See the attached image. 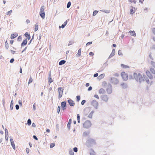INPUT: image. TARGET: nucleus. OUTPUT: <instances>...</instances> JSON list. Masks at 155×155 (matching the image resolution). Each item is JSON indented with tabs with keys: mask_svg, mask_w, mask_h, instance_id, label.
Here are the masks:
<instances>
[{
	"mask_svg": "<svg viewBox=\"0 0 155 155\" xmlns=\"http://www.w3.org/2000/svg\"><path fill=\"white\" fill-rule=\"evenodd\" d=\"M71 4V3L70 2H69L67 3V7L68 8H70Z\"/></svg>",
	"mask_w": 155,
	"mask_h": 155,
	"instance_id": "ea45409f",
	"label": "nucleus"
},
{
	"mask_svg": "<svg viewBox=\"0 0 155 155\" xmlns=\"http://www.w3.org/2000/svg\"><path fill=\"white\" fill-rule=\"evenodd\" d=\"M129 32L130 33V35L132 36H136V33L134 31H130Z\"/></svg>",
	"mask_w": 155,
	"mask_h": 155,
	"instance_id": "bb28decb",
	"label": "nucleus"
},
{
	"mask_svg": "<svg viewBox=\"0 0 155 155\" xmlns=\"http://www.w3.org/2000/svg\"><path fill=\"white\" fill-rule=\"evenodd\" d=\"M92 87L90 86L88 87L87 90L88 91H91L92 90Z\"/></svg>",
	"mask_w": 155,
	"mask_h": 155,
	"instance_id": "680f3d73",
	"label": "nucleus"
},
{
	"mask_svg": "<svg viewBox=\"0 0 155 155\" xmlns=\"http://www.w3.org/2000/svg\"><path fill=\"white\" fill-rule=\"evenodd\" d=\"M92 41L89 42H88L87 43V44H86V46H87V45H91V44H92Z\"/></svg>",
	"mask_w": 155,
	"mask_h": 155,
	"instance_id": "69168bd1",
	"label": "nucleus"
},
{
	"mask_svg": "<svg viewBox=\"0 0 155 155\" xmlns=\"http://www.w3.org/2000/svg\"><path fill=\"white\" fill-rule=\"evenodd\" d=\"M22 40V37L21 36H19L17 39V40L18 41H21Z\"/></svg>",
	"mask_w": 155,
	"mask_h": 155,
	"instance_id": "864d4df0",
	"label": "nucleus"
},
{
	"mask_svg": "<svg viewBox=\"0 0 155 155\" xmlns=\"http://www.w3.org/2000/svg\"><path fill=\"white\" fill-rule=\"evenodd\" d=\"M45 7L44 6H42L41 8L40 12H44Z\"/></svg>",
	"mask_w": 155,
	"mask_h": 155,
	"instance_id": "72a5a7b5",
	"label": "nucleus"
},
{
	"mask_svg": "<svg viewBox=\"0 0 155 155\" xmlns=\"http://www.w3.org/2000/svg\"><path fill=\"white\" fill-rule=\"evenodd\" d=\"M121 86L123 89H125L127 87V84L126 83H123L121 84Z\"/></svg>",
	"mask_w": 155,
	"mask_h": 155,
	"instance_id": "f3484780",
	"label": "nucleus"
},
{
	"mask_svg": "<svg viewBox=\"0 0 155 155\" xmlns=\"http://www.w3.org/2000/svg\"><path fill=\"white\" fill-rule=\"evenodd\" d=\"M92 114H91L90 113L88 115V117L90 118H92Z\"/></svg>",
	"mask_w": 155,
	"mask_h": 155,
	"instance_id": "774afa93",
	"label": "nucleus"
},
{
	"mask_svg": "<svg viewBox=\"0 0 155 155\" xmlns=\"http://www.w3.org/2000/svg\"><path fill=\"white\" fill-rule=\"evenodd\" d=\"M18 35L17 34H12L11 36V39H13L16 37Z\"/></svg>",
	"mask_w": 155,
	"mask_h": 155,
	"instance_id": "4be33fe9",
	"label": "nucleus"
},
{
	"mask_svg": "<svg viewBox=\"0 0 155 155\" xmlns=\"http://www.w3.org/2000/svg\"><path fill=\"white\" fill-rule=\"evenodd\" d=\"M86 102V101L85 100H83L81 102V104L82 105H84V103Z\"/></svg>",
	"mask_w": 155,
	"mask_h": 155,
	"instance_id": "6e6d98bb",
	"label": "nucleus"
},
{
	"mask_svg": "<svg viewBox=\"0 0 155 155\" xmlns=\"http://www.w3.org/2000/svg\"><path fill=\"white\" fill-rule=\"evenodd\" d=\"M149 57L152 60H153V58L152 57V56L151 53V52L150 53V54H149Z\"/></svg>",
	"mask_w": 155,
	"mask_h": 155,
	"instance_id": "09e8293b",
	"label": "nucleus"
},
{
	"mask_svg": "<svg viewBox=\"0 0 155 155\" xmlns=\"http://www.w3.org/2000/svg\"><path fill=\"white\" fill-rule=\"evenodd\" d=\"M152 30L153 33L155 35V28H153Z\"/></svg>",
	"mask_w": 155,
	"mask_h": 155,
	"instance_id": "338daca9",
	"label": "nucleus"
},
{
	"mask_svg": "<svg viewBox=\"0 0 155 155\" xmlns=\"http://www.w3.org/2000/svg\"><path fill=\"white\" fill-rule=\"evenodd\" d=\"M146 74L147 76L151 79L153 78V76L150 73V72L149 71H147L146 72Z\"/></svg>",
	"mask_w": 155,
	"mask_h": 155,
	"instance_id": "ddd939ff",
	"label": "nucleus"
},
{
	"mask_svg": "<svg viewBox=\"0 0 155 155\" xmlns=\"http://www.w3.org/2000/svg\"><path fill=\"white\" fill-rule=\"evenodd\" d=\"M14 61V59L13 58H12L10 60V63H13V62Z\"/></svg>",
	"mask_w": 155,
	"mask_h": 155,
	"instance_id": "052dcab7",
	"label": "nucleus"
},
{
	"mask_svg": "<svg viewBox=\"0 0 155 155\" xmlns=\"http://www.w3.org/2000/svg\"><path fill=\"white\" fill-rule=\"evenodd\" d=\"M9 137L10 138V140L11 145L12 148H13V149L14 150H15V145L14 143V142L13 140V139H12V138H11V136H10Z\"/></svg>",
	"mask_w": 155,
	"mask_h": 155,
	"instance_id": "f8f14e48",
	"label": "nucleus"
},
{
	"mask_svg": "<svg viewBox=\"0 0 155 155\" xmlns=\"http://www.w3.org/2000/svg\"><path fill=\"white\" fill-rule=\"evenodd\" d=\"M94 97H95L97 98L98 99H99V97L97 95V94H95L94 95Z\"/></svg>",
	"mask_w": 155,
	"mask_h": 155,
	"instance_id": "bf43d9fd",
	"label": "nucleus"
},
{
	"mask_svg": "<svg viewBox=\"0 0 155 155\" xmlns=\"http://www.w3.org/2000/svg\"><path fill=\"white\" fill-rule=\"evenodd\" d=\"M32 82V79L31 76L30 78V79L28 81V84H30Z\"/></svg>",
	"mask_w": 155,
	"mask_h": 155,
	"instance_id": "49530a36",
	"label": "nucleus"
},
{
	"mask_svg": "<svg viewBox=\"0 0 155 155\" xmlns=\"http://www.w3.org/2000/svg\"><path fill=\"white\" fill-rule=\"evenodd\" d=\"M18 104H19L20 106H21L22 105V101L21 100H19L18 101Z\"/></svg>",
	"mask_w": 155,
	"mask_h": 155,
	"instance_id": "13d9d810",
	"label": "nucleus"
},
{
	"mask_svg": "<svg viewBox=\"0 0 155 155\" xmlns=\"http://www.w3.org/2000/svg\"><path fill=\"white\" fill-rule=\"evenodd\" d=\"M31 123V121L30 119H28V120H27V124L29 126L30 125Z\"/></svg>",
	"mask_w": 155,
	"mask_h": 155,
	"instance_id": "c9c22d12",
	"label": "nucleus"
},
{
	"mask_svg": "<svg viewBox=\"0 0 155 155\" xmlns=\"http://www.w3.org/2000/svg\"><path fill=\"white\" fill-rule=\"evenodd\" d=\"M55 145V144L54 143H51L50 144V148H53Z\"/></svg>",
	"mask_w": 155,
	"mask_h": 155,
	"instance_id": "58836bf2",
	"label": "nucleus"
},
{
	"mask_svg": "<svg viewBox=\"0 0 155 155\" xmlns=\"http://www.w3.org/2000/svg\"><path fill=\"white\" fill-rule=\"evenodd\" d=\"M25 36L27 38L28 40H29L30 38V36L29 34L27 32H26L24 34Z\"/></svg>",
	"mask_w": 155,
	"mask_h": 155,
	"instance_id": "412c9836",
	"label": "nucleus"
},
{
	"mask_svg": "<svg viewBox=\"0 0 155 155\" xmlns=\"http://www.w3.org/2000/svg\"><path fill=\"white\" fill-rule=\"evenodd\" d=\"M98 11L97 10H95L93 12V15L94 16L96 15L98 13Z\"/></svg>",
	"mask_w": 155,
	"mask_h": 155,
	"instance_id": "a19ab883",
	"label": "nucleus"
},
{
	"mask_svg": "<svg viewBox=\"0 0 155 155\" xmlns=\"http://www.w3.org/2000/svg\"><path fill=\"white\" fill-rule=\"evenodd\" d=\"M150 71L152 74H155V70L153 68H150Z\"/></svg>",
	"mask_w": 155,
	"mask_h": 155,
	"instance_id": "473e14b6",
	"label": "nucleus"
},
{
	"mask_svg": "<svg viewBox=\"0 0 155 155\" xmlns=\"http://www.w3.org/2000/svg\"><path fill=\"white\" fill-rule=\"evenodd\" d=\"M105 91L103 88H101L100 89L99 92L100 94H104L105 93Z\"/></svg>",
	"mask_w": 155,
	"mask_h": 155,
	"instance_id": "6ab92c4d",
	"label": "nucleus"
},
{
	"mask_svg": "<svg viewBox=\"0 0 155 155\" xmlns=\"http://www.w3.org/2000/svg\"><path fill=\"white\" fill-rule=\"evenodd\" d=\"M26 153L28 154L29 153V149L28 148H26Z\"/></svg>",
	"mask_w": 155,
	"mask_h": 155,
	"instance_id": "e2e57ef3",
	"label": "nucleus"
},
{
	"mask_svg": "<svg viewBox=\"0 0 155 155\" xmlns=\"http://www.w3.org/2000/svg\"><path fill=\"white\" fill-rule=\"evenodd\" d=\"M74 43V41H70L68 44V46H69L72 45Z\"/></svg>",
	"mask_w": 155,
	"mask_h": 155,
	"instance_id": "8fccbe9b",
	"label": "nucleus"
},
{
	"mask_svg": "<svg viewBox=\"0 0 155 155\" xmlns=\"http://www.w3.org/2000/svg\"><path fill=\"white\" fill-rule=\"evenodd\" d=\"M106 90L107 94H110L112 92V86L109 83H108L107 86L106 87Z\"/></svg>",
	"mask_w": 155,
	"mask_h": 155,
	"instance_id": "7ed1b4c3",
	"label": "nucleus"
},
{
	"mask_svg": "<svg viewBox=\"0 0 155 155\" xmlns=\"http://www.w3.org/2000/svg\"><path fill=\"white\" fill-rule=\"evenodd\" d=\"M73 151L75 152H77L78 151V148L76 147H75L73 148Z\"/></svg>",
	"mask_w": 155,
	"mask_h": 155,
	"instance_id": "603ef678",
	"label": "nucleus"
},
{
	"mask_svg": "<svg viewBox=\"0 0 155 155\" xmlns=\"http://www.w3.org/2000/svg\"><path fill=\"white\" fill-rule=\"evenodd\" d=\"M33 138L34 139L36 140H38V138H37L36 136L35 135H33Z\"/></svg>",
	"mask_w": 155,
	"mask_h": 155,
	"instance_id": "0e129e2a",
	"label": "nucleus"
},
{
	"mask_svg": "<svg viewBox=\"0 0 155 155\" xmlns=\"http://www.w3.org/2000/svg\"><path fill=\"white\" fill-rule=\"evenodd\" d=\"M68 23L67 20L64 23L62 24L61 26H59V28H64L65 26L67 25Z\"/></svg>",
	"mask_w": 155,
	"mask_h": 155,
	"instance_id": "a211bd4d",
	"label": "nucleus"
},
{
	"mask_svg": "<svg viewBox=\"0 0 155 155\" xmlns=\"http://www.w3.org/2000/svg\"><path fill=\"white\" fill-rule=\"evenodd\" d=\"M110 83L114 84H117L119 82L117 78L114 77L111 78L110 80Z\"/></svg>",
	"mask_w": 155,
	"mask_h": 155,
	"instance_id": "423d86ee",
	"label": "nucleus"
},
{
	"mask_svg": "<svg viewBox=\"0 0 155 155\" xmlns=\"http://www.w3.org/2000/svg\"><path fill=\"white\" fill-rule=\"evenodd\" d=\"M90 134L89 132H84L83 133V136L84 137H86L89 135Z\"/></svg>",
	"mask_w": 155,
	"mask_h": 155,
	"instance_id": "cd10ccee",
	"label": "nucleus"
},
{
	"mask_svg": "<svg viewBox=\"0 0 155 155\" xmlns=\"http://www.w3.org/2000/svg\"><path fill=\"white\" fill-rule=\"evenodd\" d=\"M81 48H80L78 51V53L77 54H76L77 56V57H79L81 55Z\"/></svg>",
	"mask_w": 155,
	"mask_h": 155,
	"instance_id": "5701e85b",
	"label": "nucleus"
},
{
	"mask_svg": "<svg viewBox=\"0 0 155 155\" xmlns=\"http://www.w3.org/2000/svg\"><path fill=\"white\" fill-rule=\"evenodd\" d=\"M40 15L43 19H44L45 18V12H40Z\"/></svg>",
	"mask_w": 155,
	"mask_h": 155,
	"instance_id": "aec40b11",
	"label": "nucleus"
},
{
	"mask_svg": "<svg viewBox=\"0 0 155 155\" xmlns=\"http://www.w3.org/2000/svg\"><path fill=\"white\" fill-rule=\"evenodd\" d=\"M61 105L62 109L63 110H64L66 109V103L65 101H64L62 102L61 103Z\"/></svg>",
	"mask_w": 155,
	"mask_h": 155,
	"instance_id": "1a4fd4ad",
	"label": "nucleus"
},
{
	"mask_svg": "<svg viewBox=\"0 0 155 155\" xmlns=\"http://www.w3.org/2000/svg\"><path fill=\"white\" fill-rule=\"evenodd\" d=\"M61 110V107L60 106H58L57 108V112L58 114L59 113Z\"/></svg>",
	"mask_w": 155,
	"mask_h": 155,
	"instance_id": "de8ad7c7",
	"label": "nucleus"
},
{
	"mask_svg": "<svg viewBox=\"0 0 155 155\" xmlns=\"http://www.w3.org/2000/svg\"><path fill=\"white\" fill-rule=\"evenodd\" d=\"M102 85L104 87H106L107 86L108 84H107L105 81H104L102 83Z\"/></svg>",
	"mask_w": 155,
	"mask_h": 155,
	"instance_id": "c85d7f7f",
	"label": "nucleus"
},
{
	"mask_svg": "<svg viewBox=\"0 0 155 155\" xmlns=\"http://www.w3.org/2000/svg\"><path fill=\"white\" fill-rule=\"evenodd\" d=\"M50 77L48 78V83L49 84L51 83L52 82H53V80L52 79L51 77V74H49Z\"/></svg>",
	"mask_w": 155,
	"mask_h": 155,
	"instance_id": "c756f323",
	"label": "nucleus"
},
{
	"mask_svg": "<svg viewBox=\"0 0 155 155\" xmlns=\"http://www.w3.org/2000/svg\"><path fill=\"white\" fill-rule=\"evenodd\" d=\"M66 62V61L64 60H62L61 61L59 62V65H62L65 63Z\"/></svg>",
	"mask_w": 155,
	"mask_h": 155,
	"instance_id": "393cba45",
	"label": "nucleus"
},
{
	"mask_svg": "<svg viewBox=\"0 0 155 155\" xmlns=\"http://www.w3.org/2000/svg\"><path fill=\"white\" fill-rule=\"evenodd\" d=\"M121 67H122L123 68H128L129 67L127 65H124L123 64H121Z\"/></svg>",
	"mask_w": 155,
	"mask_h": 155,
	"instance_id": "e433bc0d",
	"label": "nucleus"
},
{
	"mask_svg": "<svg viewBox=\"0 0 155 155\" xmlns=\"http://www.w3.org/2000/svg\"><path fill=\"white\" fill-rule=\"evenodd\" d=\"M104 76H105V74H101L97 78L99 79H102V78H103L104 77Z\"/></svg>",
	"mask_w": 155,
	"mask_h": 155,
	"instance_id": "a878e982",
	"label": "nucleus"
},
{
	"mask_svg": "<svg viewBox=\"0 0 155 155\" xmlns=\"http://www.w3.org/2000/svg\"><path fill=\"white\" fill-rule=\"evenodd\" d=\"M77 120H78V123H80V116L79 115V114H78L77 115Z\"/></svg>",
	"mask_w": 155,
	"mask_h": 155,
	"instance_id": "f704fd0d",
	"label": "nucleus"
},
{
	"mask_svg": "<svg viewBox=\"0 0 155 155\" xmlns=\"http://www.w3.org/2000/svg\"><path fill=\"white\" fill-rule=\"evenodd\" d=\"M5 140L8 141V131L7 129H5Z\"/></svg>",
	"mask_w": 155,
	"mask_h": 155,
	"instance_id": "2eb2a0df",
	"label": "nucleus"
},
{
	"mask_svg": "<svg viewBox=\"0 0 155 155\" xmlns=\"http://www.w3.org/2000/svg\"><path fill=\"white\" fill-rule=\"evenodd\" d=\"M118 53L119 55H123L121 51L120 50H119L118 51Z\"/></svg>",
	"mask_w": 155,
	"mask_h": 155,
	"instance_id": "79ce46f5",
	"label": "nucleus"
},
{
	"mask_svg": "<svg viewBox=\"0 0 155 155\" xmlns=\"http://www.w3.org/2000/svg\"><path fill=\"white\" fill-rule=\"evenodd\" d=\"M27 43V39L26 38L24 40L21 44V46L22 47L26 45Z\"/></svg>",
	"mask_w": 155,
	"mask_h": 155,
	"instance_id": "dca6fc26",
	"label": "nucleus"
},
{
	"mask_svg": "<svg viewBox=\"0 0 155 155\" xmlns=\"http://www.w3.org/2000/svg\"><path fill=\"white\" fill-rule=\"evenodd\" d=\"M101 97L102 100L106 102H107L108 101L109 99L107 96L105 94L102 95Z\"/></svg>",
	"mask_w": 155,
	"mask_h": 155,
	"instance_id": "9d476101",
	"label": "nucleus"
},
{
	"mask_svg": "<svg viewBox=\"0 0 155 155\" xmlns=\"http://www.w3.org/2000/svg\"><path fill=\"white\" fill-rule=\"evenodd\" d=\"M91 104L96 109H97L98 108V103L97 101L94 100L91 101Z\"/></svg>",
	"mask_w": 155,
	"mask_h": 155,
	"instance_id": "0eeeda50",
	"label": "nucleus"
},
{
	"mask_svg": "<svg viewBox=\"0 0 155 155\" xmlns=\"http://www.w3.org/2000/svg\"><path fill=\"white\" fill-rule=\"evenodd\" d=\"M68 102L70 106H74L75 105V103L74 101L71 99H68Z\"/></svg>",
	"mask_w": 155,
	"mask_h": 155,
	"instance_id": "9b49d317",
	"label": "nucleus"
},
{
	"mask_svg": "<svg viewBox=\"0 0 155 155\" xmlns=\"http://www.w3.org/2000/svg\"><path fill=\"white\" fill-rule=\"evenodd\" d=\"M12 12V11L11 10L9 11H8V12H7L6 13V15H9V14H11Z\"/></svg>",
	"mask_w": 155,
	"mask_h": 155,
	"instance_id": "3c124183",
	"label": "nucleus"
},
{
	"mask_svg": "<svg viewBox=\"0 0 155 155\" xmlns=\"http://www.w3.org/2000/svg\"><path fill=\"white\" fill-rule=\"evenodd\" d=\"M74 152L72 150H71L69 151V154L71 155H74Z\"/></svg>",
	"mask_w": 155,
	"mask_h": 155,
	"instance_id": "c03bdc74",
	"label": "nucleus"
},
{
	"mask_svg": "<svg viewBox=\"0 0 155 155\" xmlns=\"http://www.w3.org/2000/svg\"><path fill=\"white\" fill-rule=\"evenodd\" d=\"M131 8H132V9H131L130 10V14H133L135 12L134 11L133 9V7L132 6H131Z\"/></svg>",
	"mask_w": 155,
	"mask_h": 155,
	"instance_id": "4c0bfd02",
	"label": "nucleus"
},
{
	"mask_svg": "<svg viewBox=\"0 0 155 155\" xmlns=\"http://www.w3.org/2000/svg\"><path fill=\"white\" fill-rule=\"evenodd\" d=\"M5 47L6 49H8L9 47L8 44L6 41L5 43Z\"/></svg>",
	"mask_w": 155,
	"mask_h": 155,
	"instance_id": "2f4dec72",
	"label": "nucleus"
},
{
	"mask_svg": "<svg viewBox=\"0 0 155 155\" xmlns=\"http://www.w3.org/2000/svg\"><path fill=\"white\" fill-rule=\"evenodd\" d=\"M91 125V121L89 120H86L83 124V127H84L88 128L90 127Z\"/></svg>",
	"mask_w": 155,
	"mask_h": 155,
	"instance_id": "20e7f679",
	"label": "nucleus"
},
{
	"mask_svg": "<svg viewBox=\"0 0 155 155\" xmlns=\"http://www.w3.org/2000/svg\"><path fill=\"white\" fill-rule=\"evenodd\" d=\"M77 101H79L80 100V96L79 95L76 96Z\"/></svg>",
	"mask_w": 155,
	"mask_h": 155,
	"instance_id": "a18cd8bd",
	"label": "nucleus"
},
{
	"mask_svg": "<svg viewBox=\"0 0 155 155\" xmlns=\"http://www.w3.org/2000/svg\"><path fill=\"white\" fill-rule=\"evenodd\" d=\"M58 91L59 94L58 98H60L62 96L63 89L62 87H59L58 88Z\"/></svg>",
	"mask_w": 155,
	"mask_h": 155,
	"instance_id": "6e6552de",
	"label": "nucleus"
},
{
	"mask_svg": "<svg viewBox=\"0 0 155 155\" xmlns=\"http://www.w3.org/2000/svg\"><path fill=\"white\" fill-rule=\"evenodd\" d=\"M14 102L13 100H12L11 102V104L10 106V109L11 110H12L13 109V105Z\"/></svg>",
	"mask_w": 155,
	"mask_h": 155,
	"instance_id": "b1692460",
	"label": "nucleus"
},
{
	"mask_svg": "<svg viewBox=\"0 0 155 155\" xmlns=\"http://www.w3.org/2000/svg\"><path fill=\"white\" fill-rule=\"evenodd\" d=\"M15 108L17 110H18L19 109V106L18 104H16L15 105Z\"/></svg>",
	"mask_w": 155,
	"mask_h": 155,
	"instance_id": "4d7b16f0",
	"label": "nucleus"
},
{
	"mask_svg": "<svg viewBox=\"0 0 155 155\" xmlns=\"http://www.w3.org/2000/svg\"><path fill=\"white\" fill-rule=\"evenodd\" d=\"M151 64L155 68V62L153 61H151Z\"/></svg>",
	"mask_w": 155,
	"mask_h": 155,
	"instance_id": "37998d69",
	"label": "nucleus"
},
{
	"mask_svg": "<svg viewBox=\"0 0 155 155\" xmlns=\"http://www.w3.org/2000/svg\"><path fill=\"white\" fill-rule=\"evenodd\" d=\"M38 23H37L35 25V31H37L38 30Z\"/></svg>",
	"mask_w": 155,
	"mask_h": 155,
	"instance_id": "7c9ffc66",
	"label": "nucleus"
},
{
	"mask_svg": "<svg viewBox=\"0 0 155 155\" xmlns=\"http://www.w3.org/2000/svg\"><path fill=\"white\" fill-rule=\"evenodd\" d=\"M129 78L130 80L134 79L137 81H139L140 83L143 82L144 80L146 81L147 84H149L150 83L149 80L145 75H143V77L142 75L139 73L137 74V73L134 72L133 75L132 74H130Z\"/></svg>",
	"mask_w": 155,
	"mask_h": 155,
	"instance_id": "f257e3e1",
	"label": "nucleus"
},
{
	"mask_svg": "<svg viewBox=\"0 0 155 155\" xmlns=\"http://www.w3.org/2000/svg\"><path fill=\"white\" fill-rule=\"evenodd\" d=\"M95 144H96L95 140L91 138H88L86 142V145L88 147H92Z\"/></svg>",
	"mask_w": 155,
	"mask_h": 155,
	"instance_id": "f03ea898",
	"label": "nucleus"
},
{
	"mask_svg": "<svg viewBox=\"0 0 155 155\" xmlns=\"http://www.w3.org/2000/svg\"><path fill=\"white\" fill-rule=\"evenodd\" d=\"M115 54V49H113L112 50V52L111 53V54H110V56H109V57L108 58L109 59V58H111L112 57L114 56Z\"/></svg>",
	"mask_w": 155,
	"mask_h": 155,
	"instance_id": "4468645a",
	"label": "nucleus"
},
{
	"mask_svg": "<svg viewBox=\"0 0 155 155\" xmlns=\"http://www.w3.org/2000/svg\"><path fill=\"white\" fill-rule=\"evenodd\" d=\"M128 1L130 2H133L134 4H135L136 3V1L135 0L132 1V0H128Z\"/></svg>",
	"mask_w": 155,
	"mask_h": 155,
	"instance_id": "5fc2aeb1",
	"label": "nucleus"
},
{
	"mask_svg": "<svg viewBox=\"0 0 155 155\" xmlns=\"http://www.w3.org/2000/svg\"><path fill=\"white\" fill-rule=\"evenodd\" d=\"M121 76L123 80L126 81L128 78V76L127 74L125 73L124 72H123L121 73Z\"/></svg>",
	"mask_w": 155,
	"mask_h": 155,
	"instance_id": "39448f33",
	"label": "nucleus"
}]
</instances>
